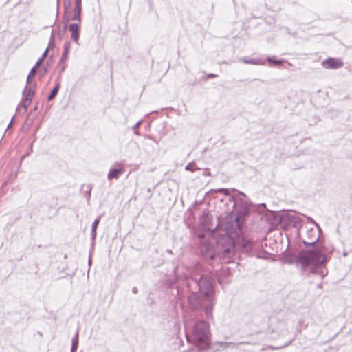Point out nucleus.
Here are the masks:
<instances>
[{
  "label": "nucleus",
  "instance_id": "nucleus-1",
  "mask_svg": "<svg viewBox=\"0 0 352 352\" xmlns=\"http://www.w3.org/2000/svg\"><path fill=\"white\" fill-rule=\"evenodd\" d=\"M187 287L191 292L188 302L192 313L184 316L186 331H192V340L198 348V352H204L210 344V325L204 320H197L204 313L207 319H213V308L216 303L214 298V289L211 278L202 274L199 263L196 264Z\"/></svg>",
  "mask_w": 352,
  "mask_h": 352
},
{
  "label": "nucleus",
  "instance_id": "nucleus-2",
  "mask_svg": "<svg viewBox=\"0 0 352 352\" xmlns=\"http://www.w3.org/2000/svg\"><path fill=\"white\" fill-rule=\"evenodd\" d=\"M333 251L331 245L323 243L311 250L300 252L296 263L301 265L304 271L324 278L328 272L323 265L329 259Z\"/></svg>",
  "mask_w": 352,
  "mask_h": 352
},
{
  "label": "nucleus",
  "instance_id": "nucleus-3",
  "mask_svg": "<svg viewBox=\"0 0 352 352\" xmlns=\"http://www.w3.org/2000/svg\"><path fill=\"white\" fill-rule=\"evenodd\" d=\"M228 201L232 206L230 209H227L226 213L236 216L235 221L239 226L241 219L249 213L250 207L249 200L245 194L239 192L237 195L228 197Z\"/></svg>",
  "mask_w": 352,
  "mask_h": 352
},
{
  "label": "nucleus",
  "instance_id": "nucleus-4",
  "mask_svg": "<svg viewBox=\"0 0 352 352\" xmlns=\"http://www.w3.org/2000/svg\"><path fill=\"white\" fill-rule=\"evenodd\" d=\"M113 166L115 167H111L107 174V179L109 181L119 179L120 176L125 172V167L121 162H116Z\"/></svg>",
  "mask_w": 352,
  "mask_h": 352
},
{
  "label": "nucleus",
  "instance_id": "nucleus-5",
  "mask_svg": "<svg viewBox=\"0 0 352 352\" xmlns=\"http://www.w3.org/2000/svg\"><path fill=\"white\" fill-rule=\"evenodd\" d=\"M319 240V231L316 229H309L307 231V239H303L305 245H314Z\"/></svg>",
  "mask_w": 352,
  "mask_h": 352
},
{
  "label": "nucleus",
  "instance_id": "nucleus-6",
  "mask_svg": "<svg viewBox=\"0 0 352 352\" xmlns=\"http://www.w3.org/2000/svg\"><path fill=\"white\" fill-rule=\"evenodd\" d=\"M322 65L327 69H336L343 66V62L339 58H328L322 62Z\"/></svg>",
  "mask_w": 352,
  "mask_h": 352
},
{
  "label": "nucleus",
  "instance_id": "nucleus-7",
  "mask_svg": "<svg viewBox=\"0 0 352 352\" xmlns=\"http://www.w3.org/2000/svg\"><path fill=\"white\" fill-rule=\"evenodd\" d=\"M69 49H70V43L69 41H67L64 44V50L61 56V58L59 60L58 65L60 67V72H64V70L66 68L65 61L68 57V54L69 53Z\"/></svg>",
  "mask_w": 352,
  "mask_h": 352
},
{
  "label": "nucleus",
  "instance_id": "nucleus-8",
  "mask_svg": "<svg viewBox=\"0 0 352 352\" xmlns=\"http://www.w3.org/2000/svg\"><path fill=\"white\" fill-rule=\"evenodd\" d=\"M69 30L71 32L72 39L78 45V40L80 37V27L78 23H71L68 26Z\"/></svg>",
  "mask_w": 352,
  "mask_h": 352
},
{
  "label": "nucleus",
  "instance_id": "nucleus-9",
  "mask_svg": "<svg viewBox=\"0 0 352 352\" xmlns=\"http://www.w3.org/2000/svg\"><path fill=\"white\" fill-rule=\"evenodd\" d=\"M201 252L206 259L213 260L216 255L213 248L209 245H204Z\"/></svg>",
  "mask_w": 352,
  "mask_h": 352
},
{
  "label": "nucleus",
  "instance_id": "nucleus-10",
  "mask_svg": "<svg viewBox=\"0 0 352 352\" xmlns=\"http://www.w3.org/2000/svg\"><path fill=\"white\" fill-rule=\"evenodd\" d=\"M35 86L36 84H34L32 86H30L29 87L27 86L25 87L23 93V99L32 102L35 92Z\"/></svg>",
  "mask_w": 352,
  "mask_h": 352
},
{
  "label": "nucleus",
  "instance_id": "nucleus-11",
  "mask_svg": "<svg viewBox=\"0 0 352 352\" xmlns=\"http://www.w3.org/2000/svg\"><path fill=\"white\" fill-rule=\"evenodd\" d=\"M226 241H228V243L226 247L222 248V252L224 256L231 257L234 254V245L229 238H226Z\"/></svg>",
  "mask_w": 352,
  "mask_h": 352
},
{
  "label": "nucleus",
  "instance_id": "nucleus-12",
  "mask_svg": "<svg viewBox=\"0 0 352 352\" xmlns=\"http://www.w3.org/2000/svg\"><path fill=\"white\" fill-rule=\"evenodd\" d=\"M287 217L289 223L297 229L302 226V220L299 216L296 214H288Z\"/></svg>",
  "mask_w": 352,
  "mask_h": 352
},
{
  "label": "nucleus",
  "instance_id": "nucleus-13",
  "mask_svg": "<svg viewBox=\"0 0 352 352\" xmlns=\"http://www.w3.org/2000/svg\"><path fill=\"white\" fill-rule=\"evenodd\" d=\"M242 61L246 64H251V65H263L265 64V61L261 58H250V59L244 58V59H243Z\"/></svg>",
  "mask_w": 352,
  "mask_h": 352
},
{
  "label": "nucleus",
  "instance_id": "nucleus-14",
  "mask_svg": "<svg viewBox=\"0 0 352 352\" xmlns=\"http://www.w3.org/2000/svg\"><path fill=\"white\" fill-rule=\"evenodd\" d=\"M210 218L211 216L208 212H203L202 215L200 217L201 224L203 225L204 226L208 227L209 222L210 221Z\"/></svg>",
  "mask_w": 352,
  "mask_h": 352
},
{
  "label": "nucleus",
  "instance_id": "nucleus-15",
  "mask_svg": "<svg viewBox=\"0 0 352 352\" xmlns=\"http://www.w3.org/2000/svg\"><path fill=\"white\" fill-rule=\"evenodd\" d=\"M241 246L246 252H250L252 250L254 243L247 239L243 238L241 241Z\"/></svg>",
  "mask_w": 352,
  "mask_h": 352
},
{
  "label": "nucleus",
  "instance_id": "nucleus-16",
  "mask_svg": "<svg viewBox=\"0 0 352 352\" xmlns=\"http://www.w3.org/2000/svg\"><path fill=\"white\" fill-rule=\"evenodd\" d=\"M100 217H98L97 219H95V221H94V223H92V226H91V240L93 241H95L96 237V234H97L96 230H97L98 226L100 223Z\"/></svg>",
  "mask_w": 352,
  "mask_h": 352
},
{
  "label": "nucleus",
  "instance_id": "nucleus-17",
  "mask_svg": "<svg viewBox=\"0 0 352 352\" xmlns=\"http://www.w3.org/2000/svg\"><path fill=\"white\" fill-rule=\"evenodd\" d=\"M81 12L82 7H75L74 13L72 19L80 23L81 21Z\"/></svg>",
  "mask_w": 352,
  "mask_h": 352
},
{
  "label": "nucleus",
  "instance_id": "nucleus-18",
  "mask_svg": "<svg viewBox=\"0 0 352 352\" xmlns=\"http://www.w3.org/2000/svg\"><path fill=\"white\" fill-rule=\"evenodd\" d=\"M30 104H31L30 101L26 100L22 98L18 109L20 111L21 110H23V113H25L27 111L28 107L30 106Z\"/></svg>",
  "mask_w": 352,
  "mask_h": 352
},
{
  "label": "nucleus",
  "instance_id": "nucleus-19",
  "mask_svg": "<svg viewBox=\"0 0 352 352\" xmlns=\"http://www.w3.org/2000/svg\"><path fill=\"white\" fill-rule=\"evenodd\" d=\"M60 83H57L56 85V86L54 87V88L52 89V91H51L50 94L48 96V100L50 101L52 100H53L54 98V97L56 96L59 89H60Z\"/></svg>",
  "mask_w": 352,
  "mask_h": 352
},
{
  "label": "nucleus",
  "instance_id": "nucleus-20",
  "mask_svg": "<svg viewBox=\"0 0 352 352\" xmlns=\"http://www.w3.org/2000/svg\"><path fill=\"white\" fill-rule=\"evenodd\" d=\"M78 346V332L72 338V351H76Z\"/></svg>",
  "mask_w": 352,
  "mask_h": 352
},
{
  "label": "nucleus",
  "instance_id": "nucleus-21",
  "mask_svg": "<svg viewBox=\"0 0 352 352\" xmlns=\"http://www.w3.org/2000/svg\"><path fill=\"white\" fill-rule=\"evenodd\" d=\"M70 13L71 12H64L63 16V25L64 27L67 28L68 23L70 21Z\"/></svg>",
  "mask_w": 352,
  "mask_h": 352
},
{
  "label": "nucleus",
  "instance_id": "nucleus-22",
  "mask_svg": "<svg viewBox=\"0 0 352 352\" xmlns=\"http://www.w3.org/2000/svg\"><path fill=\"white\" fill-rule=\"evenodd\" d=\"M54 39H55V32H54V30H53L52 32L50 38L48 47L47 48V49H48V50L50 49H53L55 47Z\"/></svg>",
  "mask_w": 352,
  "mask_h": 352
},
{
  "label": "nucleus",
  "instance_id": "nucleus-23",
  "mask_svg": "<svg viewBox=\"0 0 352 352\" xmlns=\"http://www.w3.org/2000/svg\"><path fill=\"white\" fill-rule=\"evenodd\" d=\"M215 192H221V193H223V195L228 196L230 195V192L231 191H236V189L234 188H232V189H228V188H217V189H215V190H213Z\"/></svg>",
  "mask_w": 352,
  "mask_h": 352
},
{
  "label": "nucleus",
  "instance_id": "nucleus-24",
  "mask_svg": "<svg viewBox=\"0 0 352 352\" xmlns=\"http://www.w3.org/2000/svg\"><path fill=\"white\" fill-rule=\"evenodd\" d=\"M267 60L269 61V63L270 64H273V65H279L285 61L284 60H276V59H274V57H270V56L267 57Z\"/></svg>",
  "mask_w": 352,
  "mask_h": 352
},
{
  "label": "nucleus",
  "instance_id": "nucleus-25",
  "mask_svg": "<svg viewBox=\"0 0 352 352\" xmlns=\"http://www.w3.org/2000/svg\"><path fill=\"white\" fill-rule=\"evenodd\" d=\"M63 6H64V12H70L71 6H72L71 0H64Z\"/></svg>",
  "mask_w": 352,
  "mask_h": 352
},
{
  "label": "nucleus",
  "instance_id": "nucleus-26",
  "mask_svg": "<svg viewBox=\"0 0 352 352\" xmlns=\"http://www.w3.org/2000/svg\"><path fill=\"white\" fill-rule=\"evenodd\" d=\"M217 345L219 346V347H221L223 349H226V348H228V346H236V343H234V342H217L216 344Z\"/></svg>",
  "mask_w": 352,
  "mask_h": 352
},
{
  "label": "nucleus",
  "instance_id": "nucleus-27",
  "mask_svg": "<svg viewBox=\"0 0 352 352\" xmlns=\"http://www.w3.org/2000/svg\"><path fill=\"white\" fill-rule=\"evenodd\" d=\"M66 30H67V28L63 26V28H59V30L57 32L56 30H54L55 35L56 34L58 36V37L60 39H61L63 37V36L65 35Z\"/></svg>",
  "mask_w": 352,
  "mask_h": 352
},
{
  "label": "nucleus",
  "instance_id": "nucleus-28",
  "mask_svg": "<svg viewBox=\"0 0 352 352\" xmlns=\"http://www.w3.org/2000/svg\"><path fill=\"white\" fill-rule=\"evenodd\" d=\"M142 120L138 121L133 127L135 134L140 135L139 132L137 131L138 127L141 125Z\"/></svg>",
  "mask_w": 352,
  "mask_h": 352
},
{
  "label": "nucleus",
  "instance_id": "nucleus-29",
  "mask_svg": "<svg viewBox=\"0 0 352 352\" xmlns=\"http://www.w3.org/2000/svg\"><path fill=\"white\" fill-rule=\"evenodd\" d=\"M37 68L33 67L28 74V78H33L36 73Z\"/></svg>",
  "mask_w": 352,
  "mask_h": 352
},
{
  "label": "nucleus",
  "instance_id": "nucleus-30",
  "mask_svg": "<svg viewBox=\"0 0 352 352\" xmlns=\"http://www.w3.org/2000/svg\"><path fill=\"white\" fill-rule=\"evenodd\" d=\"M185 169L186 170H189V171H192L193 172L195 170L194 169V164L193 163H189L188 164L186 167H185Z\"/></svg>",
  "mask_w": 352,
  "mask_h": 352
},
{
  "label": "nucleus",
  "instance_id": "nucleus-31",
  "mask_svg": "<svg viewBox=\"0 0 352 352\" xmlns=\"http://www.w3.org/2000/svg\"><path fill=\"white\" fill-rule=\"evenodd\" d=\"M43 60H44L43 58H40L36 61V64H35V65L34 67L38 69L40 67V65L43 63Z\"/></svg>",
  "mask_w": 352,
  "mask_h": 352
},
{
  "label": "nucleus",
  "instance_id": "nucleus-32",
  "mask_svg": "<svg viewBox=\"0 0 352 352\" xmlns=\"http://www.w3.org/2000/svg\"><path fill=\"white\" fill-rule=\"evenodd\" d=\"M180 268L181 267L179 266H177L175 268L174 272H175L177 278H179L180 276V274H179Z\"/></svg>",
  "mask_w": 352,
  "mask_h": 352
},
{
  "label": "nucleus",
  "instance_id": "nucleus-33",
  "mask_svg": "<svg viewBox=\"0 0 352 352\" xmlns=\"http://www.w3.org/2000/svg\"><path fill=\"white\" fill-rule=\"evenodd\" d=\"M75 7H82V1L81 0H76Z\"/></svg>",
  "mask_w": 352,
  "mask_h": 352
},
{
  "label": "nucleus",
  "instance_id": "nucleus-34",
  "mask_svg": "<svg viewBox=\"0 0 352 352\" xmlns=\"http://www.w3.org/2000/svg\"><path fill=\"white\" fill-rule=\"evenodd\" d=\"M47 53H48V49H46L45 50V52L43 53L42 56H41V58H43V60L46 58L47 55Z\"/></svg>",
  "mask_w": 352,
  "mask_h": 352
},
{
  "label": "nucleus",
  "instance_id": "nucleus-35",
  "mask_svg": "<svg viewBox=\"0 0 352 352\" xmlns=\"http://www.w3.org/2000/svg\"><path fill=\"white\" fill-rule=\"evenodd\" d=\"M56 6H57L56 15L58 16V14L59 13L60 0H56Z\"/></svg>",
  "mask_w": 352,
  "mask_h": 352
},
{
  "label": "nucleus",
  "instance_id": "nucleus-36",
  "mask_svg": "<svg viewBox=\"0 0 352 352\" xmlns=\"http://www.w3.org/2000/svg\"><path fill=\"white\" fill-rule=\"evenodd\" d=\"M217 76V75H216L214 74H208L207 78H216Z\"/></svg>",
  "mask_w": 352,
  "mask_h": 352
},
{
  "label": "nucleus",
  "instance_id": "nucleus-37",
  "mask_svg": "<svg viewBox=\"0 0 352 352\" xmlns=\"http://www.w3.org/2000/svg\"><path fill=\"white\" fill-rule=\"evenodd\" d=\"M138 288L136 287H134L132 288V292L134 293V294H137L138 293Z\"/></svg>",
  "mask_w": 352,
  "mask_h": 352
},
{
  "label": "nucleus",
  "instance_id": "nucleus-38",
  "mask_svg": "<svg viewBox=\"0 0 352 352\" xmlns=\"http://www.w3.org/2000/svg\"><path fill=\"white\" fill-rule=\"evenodd\" d=\"M13 120H14V118H12V120L10 121L8 126V129L10 127H12V123H13Z\"/></svg>",
  "mask_w": 352,
  "mask_h": 352
},
{
  "label": "nucleus",
  "instance_id": "nucleus-39",
  "mask_svg": "<svg viewBox=\"0 0 352 352\" xmlns=\"http://www.w3.org/2000/svg\"><path fill=\"white\" fill-rule=\"evenodd\" d=\"M266 254H267V253L265 252H261V253L258 254V255H266ZM258 256L261 257V256Z\"/></svg>",
  "mask_w": 352,
  "mask_h": 352
},
{
  "label": "nucleus",
  "instance_id": "nucleus-40",
  "mask_svg": "<svg viewBox=\"0 0 352 352\" xmlns=\"http://www.w3.org/2000/svg\"><path fill=\"white\" fill-rule=\"evenodd\" d=\"M88 263H89V265L91 266V257H89V258Z\"/></svg>",
  "mask_w": 352,
  "mask_h": 352
},
{
  "label": "nucleus",
  "instance_id": "nucleus-41",
  "mask_svg": "<svg viewBox=\"0 0 352 352\" xmlns=\"http://www.w3.org/2000/svg\"><path fill=\"white\" fill-rule=\"evenodd\" d=\"M348 255V253L346 252H343V256H346Z\"/></svg>",
  "mask_w": 352,
  "mask_h": 352
},
{
  "label": "nucleus",
  "instance_id": "nucleus-42",
  "mask_svg": "<svg viewBox=\"0 0 352 352\" xmlns=\"http://www.w3.org/2000/svg\"><path fill=\"white\" fill-rule=\"evenodd\" d=\"M186 338L187 341L189 342V337L187 334L186 335Z\"/></svg>",
  "mask_w": 352,
  "mask_h": 352
},
{
  "label": "nucleus",
  "instance_id": "nucleus-43",
  "mask_svg": "<svg viewBox=\"0 0 352 352\" xmlns=\"http://www.w3.org/2000/svg\"><path fill=\"white\" fill-rule=\"evenodd\" d=\"M30 78H28V77L27 78V84H29L30 83Z\"/></svg>",
  "mask_w": 352,
  "mask_h": 352
},
{
  "label": "nucleus",
  "instance_id": "nucleus-44",
  "mask_svg": "<svg viewBox=\"0 0 352 352\" xmlns=\"http://www.w3.org/2000/svg\"><path fill=\"white\" fill-rule=\"evenodd\" d=\"M37 109H38V107H37V105H36V106L34 107V111H36Z\"/></svg>",
  "mask_w": 352,
  "mask_h": 352
},
{
  "label": "nucleus",
  "instance_id": "nucleus-45",
  "mask_svg": "<svg viewBox=\"0 0 352 352\" xmlns=\"http://www.w3.org/2000/svg\"><path fill=\"white\" fill-rule=\"evenodd\" d=\"M91 194V189H89V195H88V199L89 198V195Z\"/></svg>",
  "mask_w": 352,
  "mask_h": 352
},
{
  "label": "nucleus",
  "instance_id": "nucleus-46",
  "mask_svg": "<svg viewBox=\"0 0 352 352\" xmlns=\"http://www.w3.org/2000/svg\"><path fill=\"white\" fill-rule=\"evenodd\" d=\"M184 276L186 278H187V277H188V274H184Z\"/></svg>",
  "mask_w": 352,
  "mask_h": 352
},
{
  "label": "nucleus",
  "instance_id": "nucleus-47",
  "mask_svg": "<svg viewBox=\"0 0 352 352\" xmlns=\"http://www.w3.org/2000/svg\"><path fill=\"white\" fill-rule=\"evenodd\" d=\"M290 343H291V341L289 342H288L287 344H285V346H287V345L290 344Z\"/></svg>",
  "mask_w": 352,
  "mask_h": 352
},
{
  "label": "nucleus",
  "instance_id": "nucleus-48",
  "mask_svg": "<svg viewBox=\"0 0 352 352\" xmlns=\"http://www.w3.org/2000/svg\"><path fill=\"white\" fill-rule=\"evenodd\" d=\"M168 253L171 254L172 253V251L171 250H168L167 251Z\"/></svg>",
  "mask_w": 352,
  "mask_h": 352
},
{
  "label": "nucleus",
  "instance_id": "nucleus-49",
  "mask_svg": "<svg viewBox=\"0 0 352 352\" xmlns=\"http://www.w3.org/2000/svg\"><path fill=\"white\" fill-rule=\"evenodd\" d=\"M71 352H76V351H72V350H71Z\"/></svg>",
  "mask_w": 352,
  "mask_h": 352
}]
</instances>
